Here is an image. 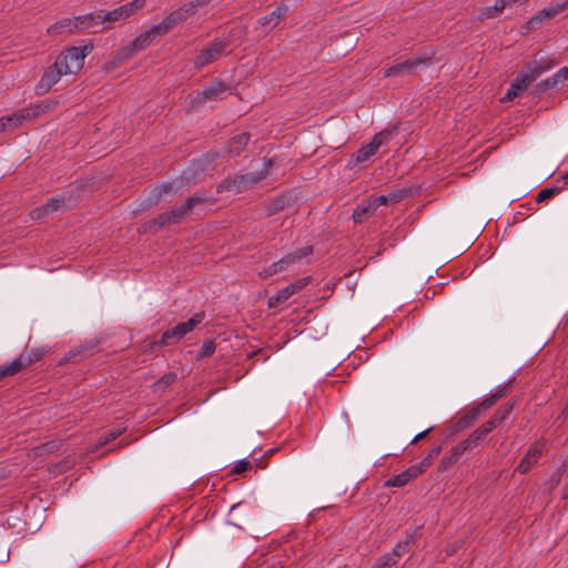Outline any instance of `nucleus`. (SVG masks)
Returning <instances> with one entry per match:
<instances>
[{
	"label": "nucleus",
	"mask_w": 568,
	"mask_h": 568,
	"mask_svg": "<svg viewBox=\"0 0 568 568\" xmlns=\"http://www.w3.org/2000/svg\"><path fill=\"white\" fill-rule=\"evenodd\" d=\"M554 64L549 61H532L526 65L524 71L517 75V78L511 82L509 89L507 90L504 101H513L516 97H518L521 92H524L528 84L534 81L538 75L544 73L545 71L551 69Z\"/></svg>",
	"instance_id": "obj_1"
},
{
	"label": "nucleus",
	"mask_w": 568,
	"mask_h": 568,
	"mask_svg": "<svg viewBox=\"0 0 568 568\" xmlns=\"http://www.w3.org/2000/svg\"><path fill=\"white\" fill-rule=\"evenodd\" d=\"M91 51V45L69 47L57 57L54 64L64 75L75 74L83 68L84 59Z\"/></svg>",
	"instance_id": "obj_2"
},
{
	"label": "nucleus",
	"mask_w": 568,
	"mask_h": 568,
	"mask_svg": "<svg viewBox=\"0 0 568 568\" xmlns=\"http://www.w3.org/2000/svg\"><path fill=\"white\" fill-rule=\"evenodd\" d=\"M164 37L158 24L136 36L128 45L121 48L116 54L119 62L130 59L134 54L150 47L155 40Z\"/></svg>",
	"instance_id": "obj_3"
},
{
	"label": "nucleus",
	"mask_w": 568,
	"mask_h": 568,
	"mask_svg": "<svg viewBox=\"0 0 568 568\" xmlns=\"http://www.w3.org/2000/svg\"><path fill=\"white\" fill-rule=\"evenodd\" d=\"M204 312L195 313L189 321L178 323L163 332L161 338L154 342L158 346H172L178 344L187 333L192 332L204 320Z\"/></svg>",
	"instance_id": "obj_4"
},
{
	"label": "nucleus",
	"mask_w": 568,
	"mask_h": 568,
	"mask_svg": "<svg viewBox=\"0 0 568 568\" xmlns=\"http://www.w3.org/2000/svg\"><path fill=\"white\" fill-rule=\"evenodd\" d=\"M210 1L211 0H194L181 6L180 8L166 14L163 18V20L160 23H158L159 29L162 31L164 36L168 34L180 23L186 21L191 16H193L196 9L209 3Z\"/></svg>",
	"instance_id": "obj_5"
},
{
	"label": "nucleus",
	"mask_w": 568,
	"mask_h": 568,
	"mask_svg": "<svg viewBox=\"0 0 568 568\" xmlns=\"http://www.w3.org/2000/svg\"><path fill=\"white\" fill-rule=\"evenodd\" d=\"M271 166H272V160L271 159L266 160L263 163V166L261 170L239 175V176L234 178L232 181H224V182L220 183L217 185V192H222L224 190H231V189H235L237 192H242V191L251 187L255 183L260 182L261 180H263L267 175Z\"/></svg>",
	"instance_id": "obj_6"
},
{
	"label": "nucleus",
	"mask_w": 568,
	"mask_h": 568,
	"mask_svg": "<svg viewBox=\"0 0 568 568\" xmlns=\"http://www.w3.org/2000/svg\"><path fill=\"white\" fill-rule=\"evenodd\" d=\"M230 43L225 39H214L207 43L199 54L193 59L196 69H202L223 57L229 50Z\"/></svg>",
	"instance_id": "obj_7"
},
{
	"label": "nucleus",
	"mask_w": 568,
	"mask_h": 568,
	"mask_svg": "<svg viewBox=\"0 0 568 568\" xmlns=\"http://www.w3.org/2000/svg\"><path fill=\"white\" fill-rule=\"evenodd\" d=\"M430 64V57H413L404 61H397L393 65L384 68V78L408 75L416 69L426 68Z\"/></svg>",
	"instance_id": "obj_8"
},
{
	"label": "nucleus",
	"mask_w": 568,
	"mask_h": 568,
	"mask_svg": "<svg viewBox=\"0 0 568 568\" xmlns=\"http://www.w3.org/2000/svg\"><path fill=\"white\" fill-rule=\"evenodd\" d=\"M229 87L221 80L215 79L203 90L196 91L192 94V105L199 106L207 101H217L223 99Z\"/></svg>",
	"instance_id": "obj_9"
},
{
	"label": "nucleus",
	"mask_w": 568,
	"mask_h": 568,
	"mask_svg": "<svg viewBox=\"0 0 568 568\" xmlns=\"http://www.w3.org/2000/svg\"><path fill=\"white\" fill-rule=\"evenodd\" d=\"M545 446L546 440L542 438L531 444L518 464L516 471L519 474H527L542 456Z\"/></svg>",
	"instance_id": "obj_10"
},
{
	"label": "nucleus",
	"mask_w": 568,
	"mask_h": 568,
	"mask_svg": "<svg viewBox=\"0 0 568 568\" xmlns=\"http://www.w3.org/2000/svg\"><path fill=\"white\" fill-rule=\"evenodd\" d=\"M387 138V133L379 132L374 135L372 141L367 144H364L354 155L353 159L355 162H366L368 161L373 155L376 154L381 145L385 142Z\"/></svg>",
	"instance_id": "obj_11"
},
{
	"label": "nucleus",
	"mask_w": 568,
	"mask_h": 568,
	"mask_svg": "<svg viewBox=\"0 0 568 568\" xmlns=\"http://www.w3.org/2000/svg\"><path fill=\"white\" fill-rule=\"evenodd\" d=\"M64 75L61 70L58 69V67L53 63L51 67H49L39 82L36 85V92L38 94H45L50 91V89L55 85L60 79Z\"/></svg>",
	"instance_id": "obj_12"
},
{
	"label": "nucleus",
	"mask_w": 568,
	"mask_h": 568,
	"mask_svg": "<svg viewBox=\"0 0 568 568\" xmlns=\"http://www.w3.org/2000/svg\"><path fill=\"white\" fill-rule=\"evenodd\" d=\"M205 201L204 196L193 195L189 197L183 204L179 206H173L168 213L173 224H178L182 221V219L189 214V212Z\"/></svg>",
	"instance_id": "obj_13"
},
{
	"label": "nucleus",
	"mask_w": 568,
	"mask_h": 568,
	"mask_svg": "<svg viewBox=\"0 0 568 568\" xmlns=\"http://www.w3.org/2000/svg\"><path fill=\"white\" fill-rule=\"evenodd\" d=\"M313 253L312 246H303L296 248L295 251L288 253L277 261V264L281 265V270L283 272L287 271L291 266L300 263L303 258L307 257Z\"/></svg>",
	"instance_id": "obj_14"
},
{
	"label": "nucleus",
	"mask_w": 568,
	"mask_h": 568,
	"mask_svg": "<svg viewBox=\"0 0 568 568\" xmlns=\"http://www.w3.org/2000/svg\"><path fill=\"white\" fill-rule=\"evenodd\" d=\"M566 8V4H552L548 8L542 9L536 16H534L528 22V28L534 29L540 26L544 21L555 18L559 13H561Z\"/></svg>",
	"instance_id": "obj_15"
},
{
	"label": "nucleus",
	"mask_w": 568,
	"mask_h": 568,
	"mask_svg": "<svg viewBox=\"0 0 568 568\" xmlns=\"http://www.w3.org/2000/svg\"><path fill=\"white\" fill-rule=\"evenodd\" d=\"M419 476V469L415 468V466H409L404 471L392 476L385 483V487H404L410 480L417 478Z\"/></svg>",
	"instance_id": "obj_16"
},
{
	"label": "nucleus",
	"mask_w": 568,
	"mask_h": 568,
	"mask_svg": "<svg viewBox=\"0 0 568 568\" xmlns=\"http://www.w3.org/2000/svg\"><path fill=\"white\" fill-rule=\"evenodd\" d=\"M55 105H57L55 101L47 100V101H43L40 104H37L34 106L21 109L18 111V113H19L21 121L23 122L24 120H30V119L37 118L41 114L49 112Z\"/></svg>",
	"instance_id": "obj_17"
},
{
	"label": "nucleus",
	"mask_w": 568,
	"mask_h": 568,
	"mask_svg": "<svg viewBox=\"0 0 568 568\" xmlns=\"http://www.w3.org/2000/svg\"><path fill=\"white\" fill-rule=\"evenodd\" d=\"M377 204L374 201L373 195L369 196L367 200L363 201L357 205V207L353 212V220L355 223H362L367 217H369L376 210Z\"/></svg>",
	"instance_id": "obj_18"
},
{
	"label": "nucleus",
	"mask_w": 568,
	"mask_h": 568,
	"mask_svg": "<svg viewBox=\"0 0 568 568\" xmlns=\"http://www.w3.org/2000/svg\"><path fill=\"white\" fill-rule=\"evenodd\" d=\"M75 18L77 32H83L90 28L103 23L101 19V10H97L87 14L78 16Z\"/></svg>",
	"instance_id": "obj_19"
},
{
	"label": "nucleus",
	"mask_w": 568,
	"mask_h": 568,
	"mask_svg": "<svg viewBox=\"0 0 568 568\" xmlns=\"http://www.w3.org/2000/svg\"><path fill=\"white\" fill-rule=\"evenodd\" d=\"M28 366H30V359L24 356H18L10 363L0 366V381L7 376L16 375Z\"/></svg>",
	"instance_id": "obj_20"
},
{
	"label": "nucleus",
	"mask_w": 568,
	"mask_h": 568,
	"mask_svg": "<svg viewBox=\"0 0 568 568\" xmlns=\"http://www.w3.org/2000/svg\"><path fill=\"white\" fill-rule=\"evenodd\" d=\"M47 33L52 36L78 33L75 18H64L57 21L47 29Z\"/></svg>",
	"instance_id": "obj_21"
},
{
	"label": "nucleus",
	"mask_w": 568,
	"mask_h": 568,
	"mask_svg": "<svg viewBox=\"0 0 568 568\" xmlns=\"http://www.w3.org/2000/svg\"><path fill=\"white\" fill-rule=\"evenodd\" d=\"M250 134L243 132L233 136L226 144L225 152L232 156L239 155L247 145Z\"/></svg>",
	"instance_id": "obj_22"
},
{
	"label": "nucleus",
	"mask_w": 568,
	"mask_h": 568,
	"mask_svg": "<svg viewBox=\"0 0 568 568\" xmlns=\"http://www.w3.org/2000/svg\"><path fill=\"white\" fill-rule=\"evenodd\" d=\"M467 452L463 443H458L442 458L439 468L445 470L456 464L460 457Z\"/></svg>",
	"instance_id": "obj_23"
},
{
	"label": "nucleus",
	"mask_w": 568,
	"mask_h": 568,
	"mask_svg": "<svg viewBox=\"0 0 568 568\" xmlns=\"http://www.w3.org/2000/svg\"><path fill=\"white\" fill-rule=\"evenodd\" d=\"M287 6L284 3L278 4L270 14L264 16L260 19V24L262 27L271 26L274 28L278 24L282 17L286 13Z\"/></svg>",
	"instance_id": "obj_24"
},
{
	"label": "nucleus",
	"mask_w": 568,
	"mask_h": 568,
	"mask_svg": "<svg viewBox=\"0 0 568 568\" xmlns=\"http://www.w3.org/2000/svg\"><path fill=\"white\" fill-rule=\"evenodd\" d=\"M377 206L387 205L389 203H397L405 197V191L399 190L383 195H373Z\"/></svg>",
	"instance_id": "obj_25"
},
{
	"label": "nucleus",
	"mask_w": 568,
	"mask_h": 568,
	"mask_svg": "<svg viewBox=\"0 0 568 568\" xmlns=\"http://www.w3.org/2000/svg\"><path fill=\"white\" fill-rule=\"evenodd\" d=\"M484 410L479 407V405L469 409L459 420V428H467L473 425L481 415H484Z\"/></svg>",
	"instance_id": "obj_26"
},
{
	"label": "nucleus",
	"mask_w": 568,
	"mask_h": 568,
	"mask_svg": "<svg viewBox=\"0 0 568 568\" xmlns=\"http://www.w3.org/2000/svg\"><path fill=\"white\" fill-rule=\"evenodd\" d=\"M292 295H293V293H291L288 286H286L284 288L280 290L273 296H271L267 301V305L270 308H275L278 305H281L282 303L286 302Z\"/></svg>",
	"instance_id": "obj_27"
},
{
	"label": "nucleus",
	"mask_w": 568,
	"mask_h": 568,
	"mask_svg": "<svg viewBox=\"0 0 568 568\" xmlns=\"http://www.w3.org/2000/svg\"><path fill=\"white\" fill-rule=\"evenodd\" d=\"M514 406L515 405L513 403H507L503 407H500L498 410H496L495 414L490 417V419L493 422H495V425L497 427L499 425H501L503 423H505V420L509 417V415L511 414V412L514 409Z\"/></svg>",
	"instance_id": "obj_28"
},
{
	"label": "nucleus",
	"mask_w": 568,
	"mask_h": 568,
	"mask_svg": "<svg viewBox=\"0 0 568 568\" xmlns=\"http://www.w3.org/2000/svg\"><path fill=\"white\" fill-rule=\"evenodd\" d=\"M146 1L145 0H132L130 2H126L121 7L124 19H129L132 17L136 11L144 8Z\"/></svg>",
	"instance_id": "obj_29"
},
{
	"label": "nucleus",
	"mask_w": 568,
	"mask_h": 568,
	"mask_svg": "<svg viewBox=\"0 0 568 568\" xmlns=\"http://www.w3.org/2000/svg\"><path fill=\"white\" fill-rule=\"evenodd\" d=\"M413 541H414V535L413 534L407 535V539L404 541H398L395 545V547L393 548L392 554H389V555L393 556V558H396L398 560L402 556H404L408 551L409 545Z\"/></svg>",
	"instance_id": "obj_30"
},
{
	"label": "nucleus",
	"mask_w": 568,
	"mask_h": 568,
	"mask_svg": "<svg viewBox=\"0 0 568 568\" xmlns=\"http://www.w3.org/2000/svg\"><path fill=\"white\" fill-rule=\"evenodd\" d=\"M506 395V389H498L496 393L491 394L489 397L485 398L481 403H479V407L484 413L488 412L500 398Z\"/></svg>",
	"instance_id": "obj_31"
},
{
	"label": "nucleus",
	"mask_w": 568,
	"mask_h": 568,
	"mask_svg": "<svg viewBox=\"0 0 568 568\" xmlns=\"http://www.w3.org/2000/svg\"><path fill=\"white\" fill-rule=\"evenodd\" d=\"M102 22L114 23L119 21H125L121 7H118L111 11L101 10Z\"/></svg>",
	"instance_id": "obj_32"
},
{
	"label": "nucleus",
	"mask_w": 568,
	"mask_h": 568,
	"mask_svg": "<svg viewBox=\"0 0 568 568\" xmlns=\"http://www.w3.org/2000/svg\"><path fill=\"white\" fill-rule=\"evenodd\" d=\"M440 450V446L432 448L428 455L424 457L418 465H414L415 468L419 469V475H422L432 465L433 459L439 455Z\"/></svg>",
	"instance_id": "obj_33"
},
{
	"label": "nucleus",
	"mask_w": 568,
	"mask_h": 568,
	"mask_svg": "<svg viewBox=\"0 0 568 568\" xmlns=\"http://www.w3.org/2000/svg\"><path fill=\"white\" fill-rule=\"evenodd\" d=\"M21 123L22 121L18 112L11 115L2 116L0 118V132L6 131L7 129L17 128Z\"/></svg>",
	"instance_id": "obj_34"
},
{
	"label": "nucleus",
	"mask_w": 568,
	"mask_h": 568,
	"mask_svg": "<svg viewBox=\"0 0 568 568\" xmlns=\"http://www.w3.org/2000/svg\"><path fill=\"white\" fill-rule=\"evenodd\" d=\"M562 191V186H552L542 189L536 197L537 203L545 202L554 196L558 195Z\"/></svg>",
	"instance_id": "obj_35"
},
{
	"label": "nucleus",
	"mask_w": 568,
	"mask_h": 568,
	"mask_svg": "<svg viewBox=\"0 0 568 568\" xmlns=\"http://www.w3.org/2000/svg\"><path fill=\"white\" fill-rule=\"evenodd\" d=\"M178 378L176 373L170 372L165 375H163L156 383L155 388L156 390H164L166 387L172 385Z\"/></svg>",
	"instance_id": "obj_36"
},
{
	"label": "nucleus",
	"mask_w": 568,
	"mask_h": 568,
	"mask_svg": "<svg viewBox=\"0 0 568 568\" xmlns=\"http://www.w3.org/2000/svg\"><path fill=\"white\" fill-rule=\"evenodd\" d=\"M397 564V559L393 558L389 554L381 556L372 568H390Z\"/></svg>",
	"instance_id": "obj_37"
},
{
	"label": "nucleus",
	"mask_w": 568,
	"mask_h": 568,
	"mask_svg": "<svg viewBox=\"0 0 568 568\" xmlns=\"http://www.w3.org/2000/svg\"><path fill=\"white\" fill-rule=\"evenodd\" d=\"M312 282L311 276H305L302 278L296 280L295 282L291 283L288 286L291 293L296 294L301 292L305 286H307Z\"/></svg>",
	"instance_id": "obj_38"
},
{
	"label": "nucleus",
	"mask_w": 568,
	"mask_h": 568,
	"mask_svg": "<svg viewBox=\"0 0 568 568\" xmlns=\"http://www.w3.org/2000/svg\"><path fill=\"white\" fill-rule=\"evenodd\" d=\"M215 348H216V346H215L214 341H212V339L204 341L202 344V347L199 352V357L200 358L211 357L214 354Z\"/></svg>",
	"instance_id": "obj_39"
},
{
	"label": "nucleus",
	"mask_w": 568,
	"mask_h": 568,
	"mask_svg": "<svg viewBox=\"0 0 568 568\" xmlns=\"http://www.w3.org/2000/svg\"><path fill=\"white\" fill-rule=\"evenodd\" d=\"M282 272L283 271L281 270V265H278L276 261L268 265L267 267L261 270L258 272V276L264 280Z\"/></svg>",
	"instance_id": "obj_40"
},
{
	"label": "nucleus",
	"mask_w": 568,
	"mask_h": 568,
	"mask_svg": "<svg viewBox=\"0 0 568 568\" xmlns=\"http://www.w3.org/2000/svg\"><path fill=\"white\" fill-rule=\"evenodd\" d=\"M49 213H53L64 206V201L61 197H52L43 204Z\"/></svg>",
	"instance_id": "obj_41"
},
{
	"label": "nucleus",
	"mask_w": 568,
	"mask_h": 568,
	"mask_svg": "<svg viewBox=\"0 0 568 568\" xmlns=\"http://www.w3.org/2000/svg\"><path fill=\"white\" fill-rule=\"evenodd\" d=\"M499 13L498 11L496 10L495 7L490 6V7H485V8H481L480 11H479V14H478V19L480 21H484L486 19H491V18H495L497 17Z\"/></svg>",
	"instance_id": "obj_42"
},
{
	"label": "nucleus",
	"mask_w": 568,
	"mask_h": 568,
	"mask_svg": "<svg viewBox=\"0 0 568 568\" xmlns=\"http://www.w3.org/2000/svg\"><path fill=\"white\" fill-rule=\"evenodd\" d=\"M463 445L467 450H471L481 444V440L475 435L470 434L466 439L462 440Z\"/></svg>",
	"instance_id": "obj_43"
},
{
	"label": "nucleus",
	"mask_w": 568,
	"mask_h": 568,
	"mask_svg": "<svg viewBox=\"0 0 568 568\" xmlns=\"http://www.w3.org/2000/svg\"><path fill=\"white\" fill-rule=\"evenodd\" d=\"M151 223L159 227L173 224L168 212L160 214L159 216L153 219Z\"/></svg>",
	"instance_id": "obj_44"
},
{
	"label": "nucleus",
	"mask_w": 568,
	"mask_h": 568,
	"mask_svg": "<svg viewBox=\"0 0 568 568\" xmlns=\"http://www.w3.org/2000/svg\"><path fill=\"white\" fill-rule=\"evenodd\" d=\"M19 356H24L30 359V365L34 362H38L43 356V352L41 349H31L30 352H23Z\"/></svg>",
	"instance_id": "obj_45"
},
{
	"label": "nucleus",
	"mask_w": 568,
	"mask_h": 568,
	"mask_svg": "<svg viewBox=\"0 0 568 568\" xmlns=\"http://www.w3.org/2000/svg\"><path fill=\"white\" fill-rule=\"evenodd\" d=\"M252 466H251L250 462L242 459L235 464L234 468L232 469V473L236 474V475H241V474H244L245 471H247Z\"/></svg>",
	"instance_id": "obj_46"
},
{
	"label": "nucleus",
	"mask_w": 568,
	"mask_h": 568,
	"mask_svg": "<svg viewBox=\"0 0 568 568\" xmlns=\"http://www.w3.org/2000/svg\"><path fill=\"white\" fill-rule=\"evenodd\" d=\"M48 214H49V211L45 209L44 205L36 207L30 212V216L32 220H41V219L45 217Z\"/></svg>",
	"instance_id": "obj_47"
},
{
	"label": "nucleus",
	"mask_w": 568,
	"mask_h": 568,
	"mask_svg": "<svg viewBox=\"0 0 568 568\" xmlns=\"http://www.w3.org/2000/svg\"><path fill=\"white\" fill-rule=\"evenodd\" d=\"M463 545H464V542L462 540H456V541L449 544L445 549L446 555L453 556L463 547Z\"/></svg>",
	"instance_id": "obj_48"
},
{
	"label": "nucleus",
	"mask_w": 568,
	"mask_h": 568,
	"mask_svg": "<svg viewBox=\"0 0 568 568\" xmlns=\"http://www.w3.org/2000/svg\"><path fill=\"white\" fill-rule=\"evenodd\" d=\"M561 473L558 470L556 471L555 474H552V476L550 477L549 479V491H551L552 489H555L561 481Z\"/></svg>",
	"instance_id": "obj_49"
},
{
	"label": "nucleus",
	"mask_w": 568,
	"mask_h": 568,
	"mask_svg": "<svg viewBox=\"0 0 568 568\" xmlns=\"http://www.w3.org/2000/svg\"><path fill=\"white\" fill-rule=\"evenodd\" d=\"M285 206V199L278 197L273 202V207L270 210V214L278 212L280 210H283Z\"/></svg>",
	"instance_id": "obj_50"
},
{
	"label": "nucleus",
	"mask_w": 568,
	"mask_h": 568,
	"mask_svg": "<svg viewBox=\"0 0 568 568\" xmlns=\"http://www.w3.org/2000/svg\"><path fill=\"white\" fill-rule=\"evenodd\" d=\"M433 430V427L427 428L426 430H423L418 433L412 440L410 444H416L419 440L424 439L430 432Z\"/></svg>",
	"instance_id": "obj_51"
},
{
	"label": "nucleus",
	"mask_w": 568,
	"mask_h": 568,
	"mask_svg": "<svg viewBox=\"0 0 568 568\" xmlns=\"http://www.w3.org/2000/svg\"><path fill=\"white\" fill-rule=\"evenodd\" d=\"M484 429H486V433L489 434L491 433L497 426L495 425V422H493L490 418L484 423L483 425H480Z\"/></svg>",
	"instance_id": "obj_52"
},
{
	"label": "nucleus",
	"mask_w": 568,
	"mask_h": 568,
	"mask_svg": "<svg viewBox=\"0 0 568 568\" xmlns=\"http://www.w3.org/2000/svg\"><path fill=\"white\" fill-rule=\"evenodd\" d=\"M473 434H475V435L479 438V440H481V442H483V440H484V438L488 435V434L486 433V429H484L481 426L477 427V428L473 432Z\"/></svg>",
	"instance_id": "obj_53"
},
{
	"label": "nucleus",
	"mask_w": 568,
	"mask_h": 568,
	"mask_svg": "<svg viewBox=\"0 0 568 568\" xmlns=\"http://www.w3.org/2000/svg\"><path fill=\"white\" fill-rule=\"evenodd\" d=\"M556 78L561 80H567L568 79V68H561L557 73H556Z\"/></svg>",
	"instance_id": "obj_54"
},
{
	"label": "nucleus",
	"mask_w": 568,
	"mask_h": 568,
	"mask_svg": "<svg viewBox=\"0 0 568 568\" xmlns=\"http://www.w3.org/2000/svg\"><path fill=\"white\" fill-rule=\"evenodd\" d=\"M493 7L496 8L498 13H501L503 10L506 8L505 0H496Z\"/></svg>",
	"instance_id": "obj_55"
},
{
	"label": "nucleus",
	"mask_w": 568,
	"mask_h": 568,
	"mask_svg": "<svg viewBox=\"0 0 568 568\" xmlns=\"http://www.w3.org/2000/svg\"><path fill=\"white\" fill-rule=\"evenodd\" d=\"M556 182H557V183L562 182V185H561V186H562V189H564L565 186H568V173H566V174L561 175L560 178H558Z\"/></svg>",
	"instance_id": "obj_56"
},
{
	"label": "nucleus",
	"mask_w": 568,
	"mask_h": 568,
	"mask_svg": "<svg viewBox=\"0 0 568 568\" xmlns=\"http://www.w3.org/2000/svg\"><path fill=\"white\" fill-rule=\"evenodd\" d=\"M159 189H160V191H159V196H160L162 193H165L168 191L169 186L168 185H161Z\"/></svg>",
	"instance_id": "obj_57"
},
{
	"label": "nucleus",
	"mask_w": 568,
	"mask_h": 568,
	"mask_svg": "<svg viewBox=\"0 0 568 568\" xmlns=\"http://www.w3.org/2000/svg\"><path fill=\"white\" fill-rule=\"evenodd\" d=\"M116 436H118V434L112 433V434L110 435V437H106V438H105V443H106V442H109V440H111V439H115V438H116Z\"/></svg>",
	"instance_id": "obj_58"
},
{
	"label": "nucleus",
	"mask_w": 568,
	"mask_h": 568,
	"mask_svg": "<svg viewBox=\"0 0 568 568\" xmlns=\"http://www.w3.org/2000/svg\"><path fill=\"white\" fill-rule=\"evenodd\" d=\"M517 0H505V4L506 7L508 6H511L513 3H515Z\"/></svg>",
	"instance_id": "obj_59"
},
{
	"label": "nucleus",
	"mask_w": 568,
	"mask_h": 568,
	"mask_svg": "<svg viewBox=\"0 0 568 568\" xmlns=\"http://www.w3.org/2000/svg\"><path fill=\"white\" fill-rule=\"evenodd\" d=\"M564 499H568V485L565 487Z\"/></svg>",
	"instance_id": "obj_60"
}]
</instances>
